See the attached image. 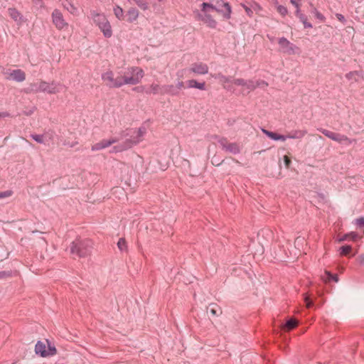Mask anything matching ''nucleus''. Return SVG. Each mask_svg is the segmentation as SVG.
Listing matches in <instances>:
<instances>
[{"instance_id":"obj_10","label":"nucleus","mask_w":364,"mask_h":364,"mask_svg":"<svg viewBox=\"0 0 364 364\" xmlns=\"http://www.w3.org/2000/svg\"><path fill=\"white\" fill-rule=\"evenodd\" d=\"M63 85L53 81L50 84L44 81H40V90L41 92H47L48 94H55L61 91Z\"/></svg>"},{"instance_id":"obj_3","label":"nucleus","mask_w":364,"mask_h":364,"mask_svg":"<svg viewBox=\"0 0 364 364\" xmlns=\"http://www.w3.org/2000/svg\"><path fill=\"white\" fill-rule=\"evenodd\" d=\"M146 129L145 127H141L139 128L136 132V136H131L130 139H127L123 142L114 146L112 147L111 152L112 153H118L122 152L123 151L127 150L132 148L133 146L137 144L141 141L142 136L146 134Z\"/></svg>"},{"instance_id":"obj_32","label":"nucleus","mask_w":364,"mask_h":364,"mask_svg":"<svg viewBox=\"0 0 364 364\" xmlns=\"http://www.w3.org/2000/svg\"><path fill=\"white\" fill-rule=\"evenodd\" d=\"M208 311L213 315V316H218L220 313H221V311L220 309V308H218L216 305L215 304H210L209 308H208Z\"/></svg>"},{"instance_id":"obj_41","label":"nucleus","mask_w":364,"mask_h":364,"mask_svg":"<svg viewBox=\"0 0 364 364\" xmlns=\"http://www.w3.org/2000/svg\"><path fill=\"white\" fill-rule=\"evenodd\" d=\"M277 11L283 16H286L288 14L287 8L282 5L277 6Z\"/></svg>"},{"instance_id":"obj_44","label":"nucleus","mask_w":364,"mask_h":364,"mask_svg":"<svg viewBox=\"0 0 364 364\" xmlns=\"http://www.w3.org/2000/svg\"><path fill=\"white\" fill-rule=\"evenodd\" d=\"M11 275L10 271H0V279H4Z\"/></svg>"},{"instance_id":"obj_28","label":"nucleus","mask_w":364,"mask_h":364,"mask_svg":"<svg viewBox=\"0 0 364 364\" xmlns=\"http://www.w3.org/2000/svg\"><path fill=\"white\" fill-rule=\"evenodd\" d=\"M129 1H132V0H128ZM132 1L137 5V6L143 10L146 11L149 8V4L147 0H132Z\"/></svg>"},{"instance_id":"obj_33","label":"nucleus","mask_w":364,"mask_h":364,"mask_svg":"<svg viewBox=\"0 0 364 364\" xmlns=\"http://www.w3.org/2000/svg\"><path fill=\"white\" fill-rule=\"evenodd\" d=\"M114 15L116 16V17L119 20L123 19V18H124V11H123V9L120 6H116L114 8Z\"/></svg>"},{"instance_id":"obj_5","label":"nucleus","mask_w":364,"mask_h":364,"mask_svg":"<svg viewBox=\"0 0 364 364\" xmlns=\"http://www.w3.org/2000/svg\"><path fill=\"white\" fill-rule=\"evenodd\" d=\"M102 79L105 82L107 86L110 88H119L124 85V83H134L135 81L133 79H128L125 81H119L115 79L114 74L112 71L109 70L102 75Z\"/></svg>"},{"instance_id":"obj_29","label":"nucleus","mask_w":364,"mask_h":364,"mask_svg":"<svg viewBox=\"0 0 364 364\" xmlns=\"http://www.w3.org/2000/svg\"><path fill=\"white\" fill-rule=\"evenodd\" d=\"M297 326V321L293 318H289L283 326V328L286 331H290Z\"/></svg>"},{"instance_id":"obj_36","label":"nucleus","mask_w":364,"mask_h":364,"mask_svg":"<svg viewBox=\"0 0 364 364\" xmlns=\"http://www.w3.org/2000/svg\"><path fill=\"white\" fill-rule=\"evenodd\" d=\"M117 247L120 251H126L127 249V245L125 240L124 238H120L117 242Z\"/></svg>"},{"instance_id":"obj_46","label":"nucleus","mask_w":364,"mask_h":364,"mask_svg":"<svg viewBox=\"0 0 364 364\" xmlns=\"http://www.w3.org/2000/svg\"><path fill=\"white\" fill-rule=\"evenodd\" d=\"M211 162L214 166H218L222 164L223 161H220L219 159L214 156L212 159Z\"/></svg>"},{"instance_id":"obj_26","label":"nucleus","mask_w":364,"mask_h":364,"mask_svg":"<svg viewBox=\"0 0 364 364\" xmlns=\"http://www.w3.org/2000/svg\"><path fill=\"white\" fill-rule=\"evenodd\" d=\"M187 82H188V86L190 88H197L200 90H204L205 89V82H198L195 80H190Z\"/></svg>"},{"instance_id":"obj_52","label":"nucleus","mask_w":364,"mask_h":364,"mask_svg":"<svg viewBox=\"0 0 364 364\" xmlns=\"http://www.w3.org/2000/svg\"><path fill=\"white\" fill-rule=\"evenodd\" d=\"M356 224L360 227H364V218L356 219Z\"/></svg>"},{"instance_id":"obj_42","label":"nucleus","mask_w":364,"mask_h":364,"mask_svg":"<svg viewBox=\"0 0 364 364\" xmlns=\"http://www.w3.org/2000/svg\"><path fill=\"white\" fill-rule=\"evenodd\" d=\"M46 141H52L54 137V132L53 131H48L44 133Z\"/></svg>"},{"instance_id":"obj_18","label":"nucleus","mask_w":364,"mask_h":364,"mask_svg":"<svg viewBox=\"0 0 364 364\" xmlns=\"http://www.w3.org/2000/svg\"><path fill=\"white\" fill-rule=\"evenodd\" d=\"M8 11L10 17L16 22L21 23L23 21V16L16 9L9 8Z\"/></svg>"},{"instance_id":"obj_22","label":"nucleus","mask_w":364,"mask_h":364,"mask_svg":"<svg viewBox=\"0 0 364 364\" xmlns=\"http://www.w3.org/2000/svg\"><path fill=\"white\" fill-rule=\"evenodd\" d=\"M306 134V130H294L291 132L287 135H285L286 139H301Z\"/></svg>"},{"instance_id":"obj_23","label":"nucleus","mask_w":364,"mask_h":364,"mask_svg":"<svg viewBox=\"0 0 364 364\" xmlns=\"http://www.w3.org/2000/svg\"><path fill=\"white\" fill-rule=\"evenodd\" d=\"M162 88H163V86H160L159 85H157V84H152L150 85V87L149 88H147L145 90V92L147 95H150V94H154V95L161 94V95Z\"/></svg>"},{"instance_id":"obj_13","label":"nucleus","mask_w":364,"mask_h":364,"mask_svg":"<svg viewBox=\"0 0 364 364\" xmlns=\"http://www.w3.org/2000/svg\"><path fill=\"white\" fill-rule=\"evenodd\" d=\"M121 138L119 137H111L109 139H102L100 141L93 144L91 147L92 151L104 149L112 145L114 143L118 142Z\"/></svg>"},{"instance_id":"obj_58","label":"nucleus","mask_w":364,"mask_h":364,"mask_svg":"<svg viewBox=\"0 0 364 364\" xmlns=\"http://www.w3.org/2000/svg\"><path fill=\"white\" fill-rule=\"evenodd\" d=\"M245 10L247 12V14H249V12L251 11L250 9L249 8H247V7L245 8Z\"/></svg>"},{"instance_id":"obj_60","label":"nucleus","mask_w":364,"mask_h":364,"mask_svg":"<svg viewBox=\"0 0 364 364\" xmlns=\"http://www.w3.org/2000/svg\"><path fill=\"white\" fill-rule=\"evenodd\" d=\"M1 117V114L0 113V117Z\"/></svg>"},{"instance_id":"obj_34","label":"nucleus","mask_w":364,"mask_h":364,"mask_svg":"<svg viewBox=\"0 0 364 364\" xmlns=\"http://www.w3.org/2000/svg\"><path fill=\"white\" fill-rule=\"evenodd\" d=\"M300 21L304 24L305 28H311L312 24L307 21V16L305 14H302L299 17Z\"/></svg>"},{"instance_id":"obj_30","label":"nucleus","mask_w":364,"mask_h":364,"mask_svg":"<svg viewBox=\"0 0 364 364\" xmlns=\"http://www.w3.org/2000/svg\"><path fill=\"white\" fill-rule=\"evenodd\" d=\"M358 237V235L357 233H355L354 232H351L348 234H346V235H343L342 237H339L338 239V240L340 242L347 240L348 239L355 241V240H357Z\"/></svg>"},{"instance_id":"obj_43","label":"nucleus","mask_w":364,"mask_h":364,"mask_svg":"<svg viewBox=\"0 0 364 364\" xmlns=\"http://www.w3.org/2000/svg\"><path fill=\"white\" fill-rule=\"evenodd\" d=\"M232 82H234L235 85L245 87V84L246 83V80L242 78L235 79L232 80Z\"/></svg>"},{"instance_id":"obj_15","label":"nucleus","mask_w":364,"mask_h":364,"mask_svg":"<svg viewBox=\"0 0 364 364\" xmlns=\"http://www.w3.org/2000/svg\"><path fill=\"white\" fill-rule=\"evenodd\" d=\"M190 70L197 75H205L208 73V66L203 63H196L191 65Z\"/></svg>"},{"instance_id":"obj_57","label":"nucleus","mask_w":364,"mask_h":364,"mask_svg":"<svg viewBox=\"0 0 364 364\" xmlns=\"http://www.w3.org/2000/svg\"><path fill=\"white\" fill-rule=\"evenodd\" d=\"M114 191L115 192H117V191L124 192L123 189L121 188H116Z\"/></svg>"},{"instance_id":"obj_24","label":"nucleus","mask_w":364,"mask_h":364,"mask_svg":"<svg viewBox=\"0 0 364 364\" xmlns=\"http://www.w3.org/2000/svg\"><path fill=\"white\" fill-rule=\"evenodd\" d=\"M63 6L64 9H65L68 12H70L73 15L78 14V9L75 7L71 2L68 1H65L63 3Z\"/></svg>"},{"instance_id":"obj_40","label":"nucleus","mask_w":364,"mask_h":364,"mask_svg":"<svg viewBox=\"0 0 364 364\" xmlns=\"http://www.w3.org/2000/svg\"><path fill=\"white\" fill-rule=\"evenodd\" d=\"M214 2H213V0H211V2L210 3H203L201 4V6H202V11H204V12H206V9L208 8V9H211L213 10H214Z\"/></svg>"},{"instance_id":"obj_51","label":"nucleus","mask_w":364,"mask_h":364,"mask_svg":"<svg viewBox=\"0 0 364 364\" xmlns=\"http://www.w3.org/2000/svg\"><path fill=\"white\" fill-rule=\"evenodd\" d=\"M304 300L307 308H310L313 306V302L309 299L308 296H305Z\"/></svg>"},{"instance_id":"obj_50","label":"nucleus","mask_w":364,"mask_h":364,"mask_svg":"<svg viewBox=\"0 0 364 364\" xmlns=\"http://www.w3.org/2000/svg\"><path fill=\"white\" fill-rule=\"evenodd\" d=\"M11 195V191L1 192L0 193V198H6V197L10 196Z\"/></svg>"},{"instance_id":"obj_20","label":"nucleus","mask_w":364,"mask_h":364,"mask_svg":"<svg viewBox=\"0 0 364 364\" xmlns=\"http://www.w3.org/2000/svg\"><path fill=\"white\" fill-rule=\"evenodd\" d=\"M139 11L136 8H130L127 14V21L129 23L135 21L139 17Z\"/></svg>"},{"instance_id":"obj_55","label":"nucleus","mask_w":364,"mask_h":364,"mask_svg":"<svg viewBox=\"0 0 364 364\" xmlns=\"http://www.w3.org/2000/svg\"><path fill=\"white\" fill-rule=\"evenodd\" d=\"M303 14L301 12L300 8H296L295 11V15L299 18L300 16H301Z\"/></svg>"},{"instance_id":"obj_19","label":"nucleus","mask_w":364,"mask_h":364,"mask_svg":"<svg viewBox=\"0 0 364 364\" xmlns=\"http://www.w3.org/2000/svg\"><path fill=\"white\" fill-rule=\"evenodd\" d=\"M212 77H214L215 79L218 80L220 84H222L223 86L224 85H225L226 83L232 82V80H233L232 77L225 76V75H223L222 73H217L215 75H212Z\"/></svg>"},{"instance_id":"obj_11","label":"nucleus","mask_w":364,"mask_h":364,"mask_svg":"<svg viewBox=\"0 0 364 364\" xmlns=\"http://www.w3.org/2000/svg\"><path fill=\"white\" fill-rule=\"evenodd\" d=\"M214 2V10L218 13H221L223 15V17L226 19H229L230 18L231 14V6L227 3L224 2L223 0H213Z\"/></svg>"},{"instance_id":"obj_59","label":"nucleus","mask_w":364,"mask_h":364,"mask_svg":"<svg viewBox=\"0 0 364 364\" xmlns=\"http://www.w3.org/2000/svg\"><path fill=\"white\" fill-rule=\"evenodd\" d=\"M128 135H129V133H127V134H124L123 136H128Z\"/></svg>"},{"instance_id":"obj_37","label":"nucleus","mask_w":364,"mask_h":364,"mask_svg":"<svg viewBox=\"0 0 364 364\" xmlns=\"http://www.w3.org/2000/svg\"><path fill=\"white\" fill-rule=\"evenodd\" d=\"M245 87H246L249 91H252L257 87V85L255 84V82L253 80H246Z\"/></svg>"},{"instance_id":"obj_27","label":"nucleus","mask_w":364,"mask_h":364,"mask_svg":"<svg viewBox=\"0 0 364 364\" xmlns=\"http://www.w3.org/2000/svg\"><path fill=\"white\" fill-rule=\"evenodd\" d=\"M26 93H37L41 92L40 90V82L31 83L26 89Z\"/></svg>"},{"instance_id":"obj_2","label":"nucleus","mask_w":364,"mask_h":364,"mask_svg":"<svg viewBox=\"0 0 364 364\" xmlns=\"http://www.w3.org/2000/svg\"><path fill=\"white\" fill-rule=\"evenodd\" d=\"M144 77V71L139 67H129L124 70V71H119L117 73V76L115 79L119 80V81H125L127 78L133 79L134 83H124V85H134L138 84L142 77Z\"/></svg>"},{"instance_id":"obj_16","label":"nucleus","mask_w":364,"mask_h":364,"mask_svg":"<svg viewBox=\"0 0 364 364\" xmlns=\"http://www.w3.org/2000/svg\"><path fill=\"white\" fill-rule=\"evenodd\" d=\"M346 77L352 82H358L360 79H364L363 71H352L346 75Z\"/></svg>"},{"instance_id":"obj_21","label":"nucleus","mask_w":364,"mask_h":364,"mask_svg":"<svg viewBox=\"0 0 364 364\" xmlns=\"http://www.w3.org/2000/svg\"><path fill=\"white\" fill-rule=\"evenodd\" d=\"M262 132L267 136H269L270 139H272L273 140H275V141L280 140V141H283L286 140L285 135L279 134L275 132H270V131H268V130H266L264 129H262Z\"/></svg>"},{"instance_id":"obj_17","label":"nucleus","mask_w":364,"mask_h":364,"mask_svg":"<svg viewBox=\"0 0 364 364\" xmlns=\"http://www.w3.org/2000/svg\"><path fill=\"white\" fill-rule=\"evenodd\" d=\"M168 94L173 96L178 95L179 91L177 90V87L173 85H163L161 95Z\"/></svg>"},{"instance_id":"obj_35","label":"nucleus","mask_w":364,"mask_h":364,"mask_svg":"<svg viewBox=\"0 0 364 364\" xmlns=\"http://www.w3.org/2000/svg\"><path fill=\"white\" fill-rule=\"evenodd\" d=\"M352 250L351 246L350 245H343L340 248V254L342 256L348 255Z\"/></svg>"},{"instance_id":"obj_12","label":"nucleus","mask_w":364,"mask_h":364,"mask_svg":"<svg viewBox=\"0 0 364 364\" xmlns=\"http://www.w3.org/2000/svg\"><path fill=\"white\" fill-rule=\"evenodd\" d=\"M52 20L55 27L59 29H63L65 27H68V24L65 21L63 16L60 10L54 9L52 13Z\"/></svg>"},{"instance_id":"obj_6","label":"nucleus","mask_w":364,"mask_h":364,"mask_svg":"<svg viewBox=\"0 0 364 364\" xmlns=\"http://www.w3.org/2000/svg\"><path fill=\"white\" fill-rule=\"evenodd\" d=\"M35 353L41 357H49L56 354L57 350L54 346H51L48 340L46 343L38 341L35 346Z\"/></svg>"},{"instance_id":"obj_14","label":"nucleus","mask_w":364,"mask_h":364,"mask_svg":"<svg viewBox=\"0 0 364 364\" xmlns=\"http://www.w3.org/2000/svg\"><path fill=\"white\" fill-rule=\"evenodd\" d=\"M4 74L6 75V78L7 80H12L16 82H23L26 80V74L25 73L20 70H8L6 72L4 73Z\"/></svg>"},{"instance_id":"obj_7","label":"nucleus","mask_w":364,"mask_h":364,"mask_svg":"<svg viewBox=\"0 0 364 364\" xmlns=\"http://www.w3.org/2000/svg\"><path fill=\"white\" fill-rule=\"evenodd\" d=\"M220 146L225 152H228L232 154H237L240 153V147L238 144L235 142H230L227 138L220 137L218 136H215Z\"/></svg>"},{"instance_id":"obj_1","label":"nucleus","mask_w":364,"mask_h":364,"mask_svg":"<svg viewBox=\"0 0 364 364\" xmlns=\"http://www.w3.org/2000/svg\"><path fill=\"white\" fill-rule=\"evenodd\" d=\"M92 242L88 239L76 238L70 246V254L78 257L88 256L92 250Z\"/></svg>"},{"instance_id":"obj_25","label":"nucleus","mask_w":364,"mask_h":364,"mask_svg":"<svg viewBox=\"0 0 364 364\" xmlns=\"http://www.w3.org/2000/svg\"><path fill=\"white\" fill-rule=\"evenodd\" d=\"M210 28H215L217 26V22L212 18L210 14H205L200 18Z\"/></svg>"},{"instance_id":"obj_49","label":"nucleus","mask_w":364,"mask_h":364,"mask_svg":"<svg viewBox=\"0 0 364 364\" xmlns=\"http://www.w3.org/2000/svg\"><path fill=\"white\" fill-rule=\"evenodd\" d=\"M336 18H338V20L339 21H341V23H346V18H345V17H344V16H343V15H342V14H336Z\"/></svg>"},{"instance_id":"obj_31","label":"nucleus","mask_w":364,"mask_h":364,"mask_svg":"<svg viewBox=\"0 0 364 364\" xmlns=\"http://www.w3.org/2000/svg\"><path fill=\"white\" fill-rule=\"evenodd\" d=\"M31 137L34 141H36V142H38L39 144H46L44 134H31Z\"/></svg>"},{"instance_id":"obj_8","label":"nucleus","mask_w":364,"mask_h":364,"mask_svg":"<svg viewBox=\"0 0 364 364\" xmlns=\"http://www.w3.org/2000/svg\"><path fill=\"white\" fill-rule=\"evenodd\" d=\"M278 43L280 47L279 50L283 53L294 55L299 53V48L284 37L280 38Z\"/></svg>"},{"instance_id":"obj_39","label":"nucleus","mask_w":364,"mask_h":364,"mask_svg":"<svg viewBox=\"0 0 364 364\" xmlns=\"http://www.w3.org/2000/svg\"><path fill=\"white\" fill-rule=\"evenodd\" d=\"M311 13L315 16V17L320 20L321 21H325V17L324 16L321 14L316 8H314Z\"/></svg>"},{"instance_id":"obj_48","label":"nucleus","mask_w":364,"mask_h":364,"mask_svg":"<svg viewBox=\"0 0 364 364\" xmlns=\"http://www.w3.org/2000/svg\"><path fill=\"white\" fill-rule=\"evenodd\" d=\"M284 162L286 168H287L289 167V166L291 163V159L287 156H284Z\"/></svg>"},{"instance_id":"obj_53","label":"nucleus","mask_w":364,"mask_h":364,"mask_svg":"<svg viewBox=\"0 0 364 364\" xmlns=\"http://www.w3.org/2000/svg\"><path fill=\"white\" fill-rule=\"evenodd\" d=\"M183 82L178 81L175 87H177V90L179 91L183 87Z\"/></svg>"},{"instance_id":"obj_45","label":"nucleus","mask_w":364,"mask_h":364,"mask_svg":"<svg viewBox=\"0 0 364 364\" xmlns=\"http://www.w3.org/2000/svg\"><path fill=\"white\" fill-rule=\"evenodd\" d=\"M255 84H256L257 87H260L262 88L266 87L268 85L267 82H266L264 80L256 81Z\"/></svg>"},{"instance_id":"obj_9","label":"nucleus","mask_w":364,"mask_h":364,"mask_svg":"<svg viewBox=\"0 0 364 364\" xmlns=\"http://www.w3.org/2000/svg\"><path fill=\"white\" fill-rule=\"evenodd\" d=\"M318 131L321 132L323 134H324L328 138L337 141L341 144H350L351 140L348 138L346 135L341 134L338 133L333 132L329 130L325 129H318Z\"/></svg>"},{"instance_id":"obj_4","label":"nucleus","mask_w":364,"mask_h":364,"mask_svg":"<svg viewBox=\"0 0 364 364\" xmlns=\"http://www.w3.org/2000/svg\"><path fill=\"white\" fill-rule=\"evenodd\" d=\"M94 22L98 26L99 28L103 33L106 38H110L112 35L111 26L105 15L95 13H92Z\"/></svg>"},{"instance_id":"obj_56","label":"nucleus","mask_w":364,"mask_h":364,"mask_svg":"<svg viewBox=\"0 0 364 364\" xmlns=\"http://www.w3.org/2000/svg\"><path fill=\"white\" fill-rule=\"evenodd\" d=\"M359 262L362 264H364V255H360L358 257Z\"/></svg>"},{"instance_id":"obj_38","label":"nucleus","mask_w":364,"mask_h":364,"mask_svg":"<svg viewBox=\"0 0 364 364\" xmlns=\"http://www.w3.org/2000/svg\"><path fill=\"white\" fill-rule=\"evenodd\" d=\"M325 274L326 275V278L325 279L326 281H328V282H330V281L338 282V276L336 274H332L329 272H327V271L325 272Z\"/></svg>"},{"instance_id":"obj_54","label":"nucleus","mask_w":364,"mask_h":364,"mask_svg":"<svg viewBox=\"0 0 364 364\" xmlns=\"http://www.w3.org/2000/svg\"><path fill=\"white\" fill-rule=\"evenodd\" d=\"M290 3L294 5L296 9L299 7V4L297 2V0H290Z\"/></svg>"},{"instance_id":"obj_47","label":"nucleus","mask_w":364,"mask_h":364,"mask_svg":"<svg viewBox=\"0 0 364 364\" xmlns=\"http://www.w3.org/2000/svg\"><path fill=\"white\" fill-rule=\"evenodd\" d=\"M232 84H234V82L226 83L223 87L224 89H225V90H227L228 91L233 92L234 91V88L232 87Z\"/></svg>"}]
</instances>
